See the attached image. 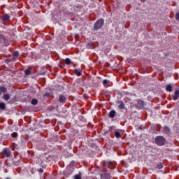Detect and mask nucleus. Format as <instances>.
<instances>
[{"mask_svg":"<svg viewBox=\"0 0 179 179\" xmlns=\"http://www.w3.org/2000/svg\"><path fill=\"white\" fill-rule=\"evenodd\" d=\"M38 171H39L41 173H43V169H40L39 170H38Z\"/></svg>","mask_w":179,"mask_h":179,"instance_id":"obj_30","label":"nucleus"},{"mask_svg":"<svg viewBox=\"0 0 179 179\" xmlns=\"http://www.w3.org/2000/svg\"><path fill=\"white\" fill-rule=\"evenodd\" d=\"M58 101L60 103L64 104L66 101V96L60 94L59 96V100Z\"/></svg>","mask_w":179,"mask_h":179,"instance_id":"obj_2","label":"nucleus"},{"mask_svg":"<svg viewBox=\"0 0 179 179\" xmlns=\"http://www.w3.org/2000/svg\"><path fill=\"white\" fill-rule=\"evenodd\" d=\"M179 98V90H176L175 94L173 96V100L177 101Z\"/></svg>","mask_w":179,"mask_h":179,"instance_id":"obj_6","label":"nucleus"},{"mask_svg":"<svg viewBox=\"0 0 179 179\" xmlns=\"http://www.w3.org/2000/svg\"><path fill=\"white\" fill-rule=\"evenodd\" d=\"M120 105H118L119 110H124L125 109V104L123 101H119Z\"/></svg>","mask_w":179,"mask_h":179,"instance_id":"obj_8","label":"nucleus"},{"mask_svg":"<svg viewBox=\"0 0 179 179\" xmlns=\"http://www.w3.org/2000/svg\"><path fill=\"white\" fill-rule=\"evenodd\" d=\"M0 109L1 110H5L6 109V105L3 102L0 103Z\"/></svg>","mask_w":179,"mask_h":179,"instance_id":"obj_18","label":"nucleus"},{"mask_svg":"<svg viewBox=\"0 0 179 179\" xmlns=\"http://www.w3.org/2000/svg\"><path fill=\"white\" fill-rule=\"evenodd\" d=\"M143 1H145V0H143Z\"/></svg>","mask_w":179,"mask_h":179,"instance_id":"obj_33","label":"nucleus"},{"mask_svg":"<svg viewBox=\"0 0 179 179\" xmlns=\"http://www.w3.org/2000/svg\"><path fill=\"white\" fill-rule=\"evenodd\" d=\"M7 91V89L5 87H0V92L1 93H6Z\"/></svg>","mask_w":179,"mask_h":179,"instance_id":"obj_20","label":"nucleus"},{"mask_svg":"<svg viewBox=\"0 0 179 179\" xmlns=\"http://www.w3.org/2000/svg\"><path fill=\"white\" fill-rule=\"evenodd\" d=\"M103 85L105 87H107L109 85V83H108V80H103Z\"/></svg>","mask_w":179,"mask_h":179,"instance_id":"obj_19","label":"nucleus"},{"mask_svg":"<svg viewBox=\"0 0 179 179\" xmlns=\"http://www.w3.org/2000/svg\"><path fill=\"white\" fill-rule=\"evenodd\" d=\"M96 23H104V20L103 18L98 20Z\"/></svg>","mask_w":179,"mask_h":179,"instance_id":"obj_25","label":"nucleus"},{"mask_svg":"<svg viewBox=\"0 0 179 179\" xmlns=\"http://www.w3.org/2000/svg\"><path fill=\"white\" fill-rule=\"evenodd\" d=\"M116 113H117V112H115V110H110V112H109V114H108L109 118L113 119L115 117Z\"/></svg>","mask_w":179,"mask_h":179,"instance_id":"obj_9","label":"nucleus"},{"mask_svg":"<svg viewBox=\"0 0 179 179\" xmlns=\"http://www.w3.org/2000/svg\"><path fill=\"white\" fill-rule=\"evenodd\" d=\"M31 68H28L27 69H26L24 71V73L26 76H29L31 74Z\"/></svg>","mask_w":179,"mask_h":179,"instance_id":"obj_13","label":"nucleus"},{"mask_svg":"<svg viewBox=\"0 0 179 179\" xmlns=\"http://www.w3.org/2000/svg\"><path fill=\"white\" fill-rule=\"evenodd\" d=\"M138 106L140 107H143L144 106V101L139 99L138 100Z\"/></svg>","mask_w":179,"mask_h":179,"instance_id":"obj_14","label":"nucleus"},{"mask_svg":"<svg viewBox=\"0 0 179 179\" xmlns=\"http://www.w3.org/2000/svg\"><path fill=\"white\" fill-rule=\"evenodd\" d=\"M162 132H164L165 135H169L171 133V129L167 126H164L162 129Z\"/></svg>","mask_w":179,"mask_h":179,"instance_id":"obj_5","label":"nucleus"},{"mask_svg":"<svg viewBox=\"0 0 179 179\" xmlns=\"http://www.w3.org/2000/svg\"><path fill=\"white\" fill-rule=\"evenodd\" d=\"M46 94H44V97L45 96Z\"/></svg>","mask_w":179,"mask_h":179,"instance_id":"obj_32","label":"nucleus"},{"mask_svg":"<svg viewBox=\"0 0 179 179\" xmlns=\"http://www.w3.org/2000/svg\"><path fill=\"white\" fill-rule=\"evenodd\" d=\"M115 138H121V134L118 131H115Z\"/></svg>","mask_w":179,"mask_h":179,"instance_id":"obj_22","label":"nucleus"},{"mask_svg":"<svg viewBox=\"0 0 179 179\" xmlns=\"http://www.w3.org/2000/svg\"><path fill=\"white\" fill-rule=\"evenodd\" d=\"M74 178L75 179H81V176L79 175H75Z\"/></svg>","mask_w":179,"mask_h":179,"instance_id":"obj_28","label":"nucleus"},{"mask_svg":"<svg viewBox=\"0 0 179 179\" xmlns=\"http://www.w3.org/2000/svg\"><path fill=\"white\" fill-rule=\"evenodd\" d=\"M6 179H10L9 178H6Z\"/></svg>","mask_w":179,"mask_h":179,"instance_id":"obj_31","label":"nucleus"},{"mask_svg":"<svg viewBox=\"0 0 179 179\" xmlns=\"http://www.w3.org/2000/svg\"><path fill=\"white\" fill-rule=\"evenodd\" d=\"M72 173H73L72 169H69V168L66 169L65 170V171H64V175L66 178H68V177H69L70 176H71Z\"/></svg>","mask_w":179,"mask_h":179,"instance_id":"obj_3","label":"nucleus"},{"mask_svg":"<svg viewBox=\"0 0 179 179\" xmlns=\"http://www.w3.org/2000/svg\"><path fill=\"white\" fill-rule=\"evenodd\" d=\"M155 143L158 146H164V144H166V138H164L162 136H157L156 138H155Z\"/></svg>","mask_w":179,"mask_h":179,"instance_id":"obj_1","label":"nucleus"},{"mask_svg":"<svg viewBox=\"0 0 179 179\" xmlns=\"http://www.w3.org/2000/svg\"><path fill=\"white\" fill-rule=\"evenodd\" d=\"M104 177H105V179H110V173H106L104 174Z\"/></svg>","mask_w":179,"mask_h":179,"instance_id":"obj_24","label":"nucleus"},{"mask_svg":"<svg viewBox=\"0 0 179 179\" xmlns=\"http://www.w3.org/2000/svg\"><path fill=\"white\" fill-rule=\"evenodd\" d=\"M31 104H32L33 106L37 105V104H38V99H33L31 100Z\"/></svg>","mask_w":179,"mask_h":179,"instance_id":"obj_17","label":"nucleus"},{"mask_svg":"<svg viewBox=\"0 0 179 179\" xmlns=\"http://www.w3.org/2000/svg\"><path fill=\"white\" fill-rule=\"evenodd\" d=\"M65 63H66V64L69 65L70 64H71V60L69 58H66L65 59Z\"/></svg>","mask_w":179,"mask_h":179,"instance_id":"obj_21","label":"nucleus"},{"mask_svg":"<svg viewBox=\"0 0 179 179\" xmlns=\"http://www.w3.org/2000/svg\"><path fill=\"white\" fill-rule=\"evenodd\" d=\"M7 41L6 38L3 35L0 34V43L5 44Z\"/></svg>","mask_w":179,"mask_h":179,"instance_id":"obj_10","label":"nucleus"},{"mask_svg":"<svg viewBox=\"0 0 179 179\" xmlns=\"http://www.w3.org/2000/svg\"><path fill=\"white\" fill-rule=\"evenodd\" d=\"M3 154H4V155H5L6 157H9L10 156H11V152H10L9 150H7L6 148H5V149L3 150Z\"/></svg>","mask_w":179,"mask_h":179,"instance_id":"obj_7","label":"nucleus"},{"mask_svg":"<svg viewBox=\"0 0 179 179\" xmlns=\"http://www.w3.org/2000/svg\"><path fill=\"white\" fill-rule=\"evenodd\" d=\"M11 137L17 138V133L14 132V133L11 134Z\"/></svg>","mask_w":179,"mask_h":179,"instance_id":"obj_26","label":"nucleus"},{"mask_svg":"<svg viewBox=\"0 0 179 179\" xmlns=\"http://www.w3.org/2000/svg\"><path fill=\"white\" fill-rule=\"evenodd\" d=\"M9 17H10V16H9L8 14H4L2 17L3 22H6V20H8Z\"/></svg>","mask_w":179,"mask_h":179,"instance_id":"obj_11","label":"nucleus"},{"mask_svg":"<svg viewBox=\"0 0 179 179\" xmlns=\"http://www.w3.org/2000/svg\"><path fill=\"white\" fill-rule=\"evenodd\" d=\"M13 55V57H17L19 55V52H17V51L14 52Z\"/></svg>","mask_w":179,"mask_h":179,"instance_id":"obj_27","label":"nucleus"},{"mask_svg":"<svg viewBox=\"0 0 179 179\" xmlns=\"http://www.w3.org/2000/svg\"><path fill=\"white\" fill-rule=\"evenodd\" d=\"M3 99H4L5 101H8L10 99V96L8 94H6L3 96Z\"/></svg>","mask_w":179,"mask_h":179,"instance_id":"obj_16","label":"nucleus"},{"mask_svg":"<svg viewBox=\"0 0 179 179\" xmlns=\"http://www.w3.org/2000/svg\"><path fill=\"white\" fill-rule=\"evenodd\" d=\"M166 92H172V87L171 85H167V87H166Z\"/></svg>","mask_w":179,"mask_h":179,"instance_id":"obj_15","label":"nucleus"},{"mask_svg":"<svg viewBox=\"0 0 179 179\" xmlns=\"http://www.w3.org/2000/svg\"><path fill=\"white\" fill-rule=\"evenodd\" d=\"M103 23H96L95 24H94L93 29L95 31H98L100 29H101V27H103Z\"/></svg>","mask_w":179,"mask_h":179,"instance_id":"obj_4","label":"nucleus"},{"mask_svg":"<svg viewBox=\"0 0 179 179\" xmlns=\"http://www.w3.org/2000/svg\"><path fill=\"white\" fill-rule=\"evenodd\" d=\"M73 72H74L75 75H76L77 76H81V75H82L81 71H78L77 69H74Z\"/></svg>","mask_w":179,"mask_h":179,"instance_id":"obj_12","label":"nucleus"},{"mask_svg":"<svg viewBox=\"0 0 179 179\" xmlns=\"http://www.w3.org/2000/svg\"><path fill=\"white\" fill-rule=\"evenodd\" d=\"M157 169H163V164L162 163H159L157 165Z\"/></svg>","mask_w":179,"mask_h":179,"instance_id":"obj_23","label":"nucleus"},{"mask_svg":"<svg viewBox=\"0 0 179 179\" xmlns=\"http://www.w3.org/2000/svg\"><path fill=\"white\" fill-rule=\"evenodd\" d=\"M176 20H179V13H177L176 14Z\"/></svg>","mask_w":179,"mask_h":179,"instance_id":"obj_29","label":"nucleus"}]
</instances>
